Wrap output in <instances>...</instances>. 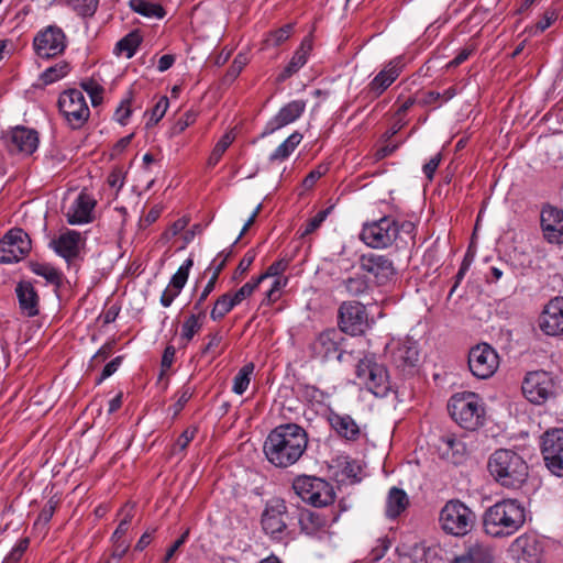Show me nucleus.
<instances>
[{"mask_svg": "<svg viewBox=\"0 0 563 563\" xmlns=\"http://www.w3.org/2000/svg\"><path fill=\"white\" fill-rule=\"evenodd\" d=\"M130 5L133 11L146 18H163L165 12L162 5L148 2L146 0H131Z\"/></svg>", "mask_w": 563, "mask_h": 563, "instance_id": "nucleus-45", "label": "nucleus"}, {"mask_svg": "<svg viewBox=\"0 0 563 563\" xmlns=\"http://www.w3.org/2000/svg\"><path fill=\"white\" fill-rule=\"evenodd\" d=\"M539 327L547 335L563 334V297L558 296L549 300L544 306L540 318Z\"/></svg>", "mask_w": 563, "mask_h": 563, "instance_id": "nucleus-21", "label": "nucleus"}, {"mask_svg": "<svg viewBox=\"0 0 563 563\" xmlns=\"http://www.w3.org/2000/svg\"><path fill=\"white\" fill-rule=\"evenodd\" d=\"M196 435V429H186L176 440L173 452H183L189 445V443L194 440Z\"/></svg>", "mask_w": 563, "mask_h": 563, "instance_id": "nucleus-58", "label": "nucleus"}, {"mask_svg": "<svg viewBox=\"0 0 563 563\" xmlns=\"http://www.w3.org/2000/svg\"><path fill=\"white\" fill-rule=\"evenodd\" d=\"M29 267L32 273L43 277L48 284L55 288H59L63 284V273L48 263L30 262Z\"/></svg>", "mask_w": 563, "mask_h": 563, "instance_id": "nucleus-36", "label": "nucleus"}, {"mask_svg": "<svg viewBox=\"0 0 563 563\" xmlns=\"http://www.w3.org/2000/svg\"><path fill=\"white\" fill-rule=\"evenodd\" d=\"M168 107H169L168 98L166 96L161 97L151 111L150 122L153 124L158 123L159 120L165 115Z\"/></svg>", "mask_w": 563, "mask_h": 563, "instance_id": "nucleus-56", "label": "nucleus"}, {"mask_svg": "<svg viewBox=\"0 0 563 563\" xmlns=\"http://www.w3.org/2000/svg\"><path fill=\"white\" fill-rule=\"evenodd\" d=\"M467 364L471 373L475 377L487 379L497 371L499 357L490 345L482 343L470 350Z\"/></svg>", "mask_w": 563, "mask_h": 563, "instance_id": "nucleus-14", "label": "nucleus"}, {"mask_svg": "<svg viewBox=\"0 0 563 563\" xmlns=\"http://www.w3.org/2000/svg\"><path fill=\"white\" fill-rule=\"evenodd\" d=\"M511 551L519 562L537 563L540 560L542 548L534 536L522 534L514 541Z\"/></svg>", "mask_w": 563, "mask_h": 563, "instance_id": "nucleus-30", "label": "nucleus"}, {"mask_svg": "<svg viewBox=\"0 0 563 563\" xmlns=\"http://www.w3.org/2000/svg\"><path fill=\"white\" fill-rule=\"evenodd\" d=\"M526 521V509L522 504L512 498L495 503L483 516V527L487 534L494 538L508 537L516 533Z\"/></svg>", "mask_w": 563, "mask_h": 563, "instance_id": "nucleus-4", "label": "nucleus"}, {"mask_svg": "<svg viewBox=\"0 0 563 563\" xmlns=\"http://www.w3.org/2000/svg\"><path fill=\"white\" fill-rule=\"evenodd\" d=\"M124 356L120 355L114 357L108 364L104 365L101 375L96 379V384H101L104 379L113 375L121 366Z\"/></svg>", "mask_w": 563, "mask_h": 563, "instance_id": "nucleus-57", "label": "nucleus"}, {"mask_svg": "<svg viewBox=\"0 0 563 563\" xmlns=\"http://www.w3.org/2000/svg\"><path fill=\"white\" fill-rule=\"evenodd\" d=\"M344 335L338 329L330 328L320 332L310 344V350L314 357L328 361L336 358L339 362L343 360Z\"/></svg>", "mask_w": 563, "mask_h": 563, "instance_id": "nucleus-15", "label": "nucleus"}, {"mask_svg": "<svg viewBox=\"0 0 563 563\" xmlns=\"http://www.w3.org/2000/svg\"><path fill=\"white\" fill-rule=\"evenodd\" d=\"M70 71V65L66 60H60L56 63L55 65L46 68L41 75H40V81L44 85H51L54 84L60 79H63L65 76L68 75Z\"/></svg>", "mask_w": 563, "mask_h": 563, "instance_id": "nucleus-41", "label": "nucleus"}, {"mask_svg": "<svg viewBox=\"0 0 563 563\" xmlns=\"http://www.w3.org/2000/svg\"><path fill=\"white\" fill-rule=\"evenodd\" d=\"M302 134L298 131L291 133L280 145L276 147V150L269 155V161L274 162H284L286 161L296 150V147L302 141Z\"/></svg>", "mask_w": 563, "mask_h": 563, "instance_id": "nucleus-38", "label": "nucleus"}, {"mask_svg": "<svg viewBox=\"0 0 563 563\" xmlns=\"http://www.w3.org/2000/svg\"><path fill=\"white\" fill-rule=\"evenodd\" d=\"M217 282L218 280L210 277L208 283L205 285L202 291L199 294V296L197 297V299L192 306V310L199 311L200 316L202 313L207 312L205 302H206L207 298L209 297V295L214 290Z\"/></svg>", "mask_w": 563, "mask_h": 563, "instance_id": "nucleus-51", "label": "nucleus"}, {"mask_svg": "<svg viewBox=\"0 0 563 563\" xmlns=\"http://www.w3.org/2000/svg\"><path fill=\"white\" fill-rule=\"evenodd\" d=\"M30 251L31 240L29 235L22 229H11L0 240V263H16L24 258Z\"/></svg>", "mask_w": 563, "mask_h": 563, "instance_id": "nucleus-16", "label": "nucleus"}, {"mask_svg": "<svg viewBox=\"0 0 563 563\" xmlns=\"http://www.w3.org/2000/svg\"><path fill=\"white\" fill-rule=\"evenodd\" d=\"M194 265L191 257L187 258L172 276L167 288L161 296V303L163 307H169L173 301L179 296L181 289L186 285L189 276V272Z\"/></svg>", "mask_w": 563, "mask_h": 563, "instance_id": "nucleus-29", "label": "nucleus"}, {"mask_svg": "<svg viewBox=\"0 0 563 563\" xmlns=\"http://www.w3.org/2000/svg\"><path fill=\"white\" fill-rule=\"evenodd\" d=\"M457 95L455 87H450L440 93L438 91H427L419 97L418 104L422 107L435 104L438 101L441 103L448 102Z\"/></svg>", "mask_w": 563, "mask_h": 563, "instance_id": "nucleus-43", "label": "nucleus"}, {"mask_svg": "<svg viewBox=\"0 0 563 563\" xmlns=\"http://www.w3.org/2000/svg\"><path fill=\"white\" fill-rule=\"evenodd\" d=\"M232 255V250L220 252L217 257L211 262L208 268L205 271V275L211 273L210 277L218 280L219 275L227 265L228 260Z\"/></svg>", "mask_w": 563, "mask_h": 563, "instance_id": "nucleus-48", "label": "nucleus"}, {"mask_svg": "<svg viewBox=\"0 0 563 563\" xmlns=\"http://www.w3.org/2000/svg\"><path fill=\"white\" fill-rule=\"evenodd\" d=\"M329 213H330V209L321 210L314 217H312L309 221H307V223L305 225V229L301 232V236H306L308 234H311L318 228H320V225L327 219Z\"/></svg>", "mask_w": 563, "mask_h": 563, "instance_id": "nucleus-54", "label": "nucleus"}, {"mask_svg": "<svg viewBox=\"0 0 563 563\" xmlns=\"http://www.w3.org/2000/svg\"><path fill=\"white\" fill-rule=\"evenodd\" d=\"M254 372V364L247 363L242 366L233 378L232 390L236 395H243L251 382V376Z\"/></svg>", "mask_w": 563, "mask_h": 563, "instance_id": "nucleus-44", "label": "nucleus"}, {"mask_svg": "<svg viewBox=\"0 0 563 563\" xmlns=\"http://www.w3.org/2000/svg\"><path fill=\"white\" fill-rule=\"evenodd\" d=\"M540 227L543 239L555 245L563 244V210L547 205L540 212Z\"/></svg>", "mask_w": 563, "mask_h": 563, "instance_id": "nucleus-19", "label": "nucleus"}, {"mask_svg": "<svg viewBox=\"0 0 563 563\" xmlns=\"http://www.w3.org/2000/svg\"><path fill=\"white\" fill-rule=\"evenodd\" d=\"M308 445L306 430L296 423L274 428L263 444L266 460L274 466L286 468L296 464Z\"/></svg>", "mask_w": 563, "mask_h": 563, "instance_id": "nucleus-1", "label": "nucleus"}, {"mask_svg": "<svg viewBox=\"0 0 563 563\" xmlns=\"http://www.w3.org/2000/svg\"><path fill=\"white\" fill-rule=\"evenodd\" d=\"M16 296L21 311L27 317L38 313V296L31 283L23 282L16 286Z\"/></svg>", "mask_w": 563, "mask_h": 563, "instance_id": "nucleus-33", "label": "nucleus"}, {"mask_svg": "<svg viewBox=\"0 0 563 563\" xmlns=\"http://www.w3.org/2000/svg\"><path fill=\"white\" fill-rule=\"evenodd\" d=\"M339 288H341L346 296L363 297L368 295L372 290L371 282L366 275L355 273L341 280Z\"/></svg>", "mask_w": 563, "mask_h": 563, "instance_id": "nucleus-35", "label": "nucleus"}, {"mask_svg": "<svg viewBox=\"0 0 563 563\" xmlns=\"http://www.w3.org/2000/svg\"><path fill=\"white\" fill-rule=\"evenodd\" d=\"M356 377L372 394L384 397L390 390L387 368L376 362L374 356L361 358L355 368Z\"/></svg>", "mask_w": 563, "mask_h": 563, "instance_id": "nucleus-8", "label": "nucleus"}, {"mask_svg": "<svg viewBox=\"0 0 563 563\" xmlns=\"http://www.w3.org/2000/svg\"><path fill=\"white\" fill-rule=\"evenodd\" d=\"M114 344V341H109L104 343L91 357L90 365L95 366L99 363L104 362L112 354Z\"/></svg>", "mask_w": 563, "mask_h": 563, "instance_id": "nucleus-59", "label": "nucleus"}, {"mask_svg": "<svg viewBox=\"0 0 563 563\" xmlns=\"http://www.w3.org/2000/svg\"><path fill=\"white\" fill-rule=\"evenodd\" d=\"M33 46L41 58H52L65 51L66 35L60 27L49 25L36 34Z\"/></svg>", "mask_w": 563, "mask_h": 563, "instance_id": "nucleus-17", "label": "nucleus"}, {"mask_svg": "<svg viewBox=\"0 0 563 563\" xmlns=\"http://www.w3.org/2000/svg\"><path fill=\"white\" fill-rule=\"evenodd\" d=\"M292 489L302 501L318 508L331 505L335 499L333 486L316 476H297L292 482Z\"/></svg>", "mask_w": 563, "mask_h": 563, "instance_id": "nucleus-6", "label": "nucleus"}, {"mask_svg": "<svg viewBox=\"0 0 563 563\" xmlns=\"http://www.w3.org/2000/svg\"><path fill=\"white\" fill-rule=\"evenodd\" d=\"M440 525L444 532L454 537H464L472 531L476 516L460 500H449L440 511Z\"/></svg>", "mask_w": 563, "mask_h": 563, "instance_id": "nucleus-7", "label": "nucleus"}, {"mask_svg": "<svg viewBox=\"0 0 563 563\" xmlns=\"http://www.w3.org/2000/svg\"><path fill=\"white\" fill-rule=\"evenodd\" d=\"M131 97H129L121 101L120 106L115 110L114 115L120 124L125 125L128 119L131 115Z\"/></svg>", "mask_w": 563, "mask_h": 563, "instance_id": "nucleus-63", "label": "nucleus"}, {"mask_svg": "<svg viewBox=\"0 0 563 563\" xmlns=\"http://www.w3.org/2000/svg\"><path fill=\"white\" fill-rule=\"evenodd\" d=\"M487 470L494 481L507 489H520L528 479L526 460L510 449H497L488 457Z\"/></svg>", "mask_w": 563, "mask_h": 563, "instance_id": "nucleus-3", "label": "nucleus"}, {"mask_svg": "<svg viewBox=\"0 0 563 563\" xmlns=\"http://www.w3.org/2000/svg\"><path fill=\"white\" fill-rule=\"evenodd\" d=\"M124 180L125 173L122 168L115 167L109 174L107 183L111 188H117V190H120L124 185Z\"/></svg>", "mask_w": 563, "mask_h": 563, "instance_id": "nucleus-64", "label": "nucleus"}, {"mask_svg": "<svg viewBox=\"0 0 563 563\" xmlns=\"http://www.w3.org/2000/svg\"><path fill=\"white\" fill-rule=\"evenodd\" d=\"M81 88L89 95L93 107L102 101L103 87L93 79L85 80L81 82Z\"/></svg>", "mask_w": 563, "mask_h": 563, "instance_id": "nucleus-49", "label": "nucleus"}, {"mask_svg": "<svg viewBox=\"0 0 563 563\" xmlns=\"http://www.w3.org/2000/svg\"><path fill=\"white\" fill-rule=\"evenodd\" d=\"M197 114L192 111L185 112L172 126V136L183 133L188 126L195 123Z\"/></svg>", "mask_w": 563, "mask_h": 563, "instance_id": "nucleus-53", "label": "nucleus"}, {"mask_svg": "<svg viewBox=\"0 0 563 563\" xmlns=\"http://www.w3.org/2000/svg\"><path fill=\"white\" fill-rule=\"evenodd\" d=\"M208 343L202 347L201 354L202 355H211V358H216L218 355L221 354L222 350L220 349V345L222 343V335L220 332H216L208 335Z\"/></svg>", "mask_w": 563, "mask_h": 563, "instance_id": "nucleus-50", "label": "nucleus"}, {"mask_svg": "<svg viewBox=\"0 0 563 563\" xmlns=\"http://www.w3.org/2000/svg\"><path fill=\"white\" fill-rule=\"evenodd\" d=\"M307 101L298 99L286 103L279 111L266 123L262 136H267L282 128L298 120L305 112Z\"/></svg>", "mask_w": 563, "mask_h": 563, "instance_id": "nucleus-22", "label": "nucleus"}, {"mask_svg": "<svg viewBox=\"0 0 563 563\" xmlns=\"http://www.w3.org/2000/svg\"><path fill=\"white\" fill-rule=\"evenodd\" d=\"M85 243L86 239L81 233L67 229L51 240L49 247L70 266L80 256Z\"/></svg>", "mask_w": 563, "mask_h": 563, "instance_id": "nucleus-18", "label": "nucleus"}, {"mask_svg": "<svg viewBox=\"0 0 563 563\" xmlns=\"http://www.w3.org/2000/svg\"><path fill=\"white\" fill-rule=\"evenodd\" d=\"M554 379L545 371L529 372L522 382L525 397L534 405L544 404L554 395Z\"/></svg>", "mask_w": 563, "mask_h": 563, "instance_id": "nucleus-12", "label": "nucleus"}, {"mask_svg": "<svg viewBox=\"0 0 563 563\" xmlns=\"http://www.w3.org/2000/svg\"><path fill=\"white\" fill-rule=\"evenodd\" d=\"M235 306H238L232 298V294L225 292L221 295L214 302L210 318L213 321L223 319Z\"/></svg>", "mask_w": 563, "mask_h": 563, "instance_id": "nucleus-42", "label": "nucleus"}, {"mask_svg": "<svg viewBox=\"0 0 563 563\" xmlns=\"http://www.w3.org/2000/svg\"><path fill=\"white\" fill-rule=\"evenodd\" d=\"M338 325L341 333L362 335L369 328L366 307L360 301H343L338 309Z\"/></svg>", "mask_w": 563, "mask_h": 563, "instance_id": "nucleus-10", "label": "nucleus"}, {"mask_svg": "<svg viewBox=\"0 0 563 563\" xmlns=\"http://www.w3.org/2000/svg\"><path fill=\"white\" fill-rule=\"evenodd\" d=\"M540 451L549 472L563 477V429L547 430L540 438Z\"/></svg>", "mask_w": 563, "mask_h": 563, "instance_id": "nucleus-11", "label": "nucleus"}, {"mask_svg": "<svg viewBox=\"0 0 563 563\" xmlns=\"http://www.w3.org/2000/svg\"><path fill=\"white\" fill-rule=\"evenodd\" d=\"M360 266L363 272L373 275L378 285H385L396 275L394 263L385 255H363Z\"/></svg>", "mask_w": 563, "mask_h": 563, "instance_id": "nucleus-23", "label": "nucleus"}, {"mask_svg": "<svg viewBox=\"0 0 563 563\" xmlns=\"http://www.w3.org/2000/svg\"><path fill=\"white\" fill-rule=\"evenodd\" d=\"M82 15H92L98 8V0H67Z\"/></svg>", "mask_w": 563, "mask_h": 563, "instance_id": "nucleus-55", "label": "nucleus"}, {"mask_svg": "<svg viewBox=\"0 0 563 563\" xmlns=\"http://www.w3.org/2000/svg\"><path fill=\"white\" fill-rule=\"evenodd\" d=\"M96 201L86 192H80L69 207L66 217L69 224H82L91 221Z\"/></svg>", "mask_w": 563, "mask_h": 563, "instance_id": "nucleus-32", "label": "nucleus"}, {"mask_svg": "<svg viewBox=\"0 0 563 563\" xmlns=\"http://www.w3.org/2000/svg\"><path fill=\"white\" fill-rule=\"evenodd\" d=\"M292 31H294L292 23L285 24L284 26L269 32L266 36L265 42L268 46L277 47V46L282 45L283 43H285L290 37V35L292 34Z\"/></svg>", "mask_w": 563, "mask_h": 563, "instance_id": "nucleus-47", "label": "nucleus"}, {"mask_svg": "<svg viewBox=\"0 0 563 563\" xmlns=\"http://www.w3.org/2000/svg\"><path fill=\"white\" fill-rule=\"evenodd\" d=\"M141 42L142 37L136 31L130 32L117 43L114 52L118 55L131 58L136 53Z\"/></svg>", "mask_w": 563, "mask_h": 563, "instance_id": "nucleus-40", "label": "nucleus"}, {"mask_svg": "<svg viewBox=\"0 0 563 563\" xmlns=\"http://www.w3.org/2000/svg\"><path fill=\"white\" fill-rule=\"evenodd\" d=\"M205 319L206 313L200 316L199 311L192 310V313L183 322L180 339L184 341V346L200 331Z\"/></svg>", "mask_w": 563, "mask_h": 563, "instance_id": "nucleus-39", "label": "nucleus"}, {"mask_svg": "<svg viewBox=\"0 0 563 563\" xmlns=\"http://www.w3.org/2000/svg\"><path fill=\"white\" fill-rule=\"evenodd\" d=\"M451 563H493V555L488 548L475 544L460 556H456Z\"/></svg>", "mask_w": 563, "mask_h": 563, "instance_id": "nucleus-37", "label": "nucleus"}, {"mask_svg": "<svg viewBox=\"0 0 563 563\" xmlns=\"http://www.w3.org/2000/svg\"><path fill=\"white\" fill-rule=\"evenodd\" d=\"M287 506L284 499L273 498L267 504L262 514L261 523L266 534L273 540L282 541L287 534V523L285 516Z\"/></svg>", "mask_w": 563, "mask_h": 563, "instance_id": "nucleus-13", "label": "nucleus"}, {"mask_svg": "<svg viewBox=\"0 0 563 563\" xmlns=\"http://www.w3.org/2000/svg\"><path fill=\"white\" fill-rule=\"evenodd\" d=\"M406 66L404 55H398L386 63L383 69L369 81L367 90L374 97L383 95L400 76Z\"/></svg>", "mask_w": 563, "mask_h": 563, "instance_id": "nucleus-20", "label": "nucleus"}, {"mask_svg": "<svg viewBox=\"0 0 563 563\" xmlns=\"http://www.w3.org/2000/svg\"><path fill=\"white\" fill-rule=\"evenodd\" d=\"M192 389L185 385L181 387V389L178 391V399L173 406L174 415L179 413L185 405L189 401V399L192 397Z\"/></svg>", "mask_w": 563, "mask_h": 563, "instance_id": "nucleus-62", "label": "nucleus"}, {"mask_svg": "<svg viewBox=\"0 0 563 563\" xmlns=\"http://www.w3.org/2000/svg\"><path fill=\"white\" fill-rule=\"evenodd\" d=\"M5 144L11 153L31 155L38 146V133L25 126H15L5 135Z\"/></svg>", "mask_w": 563, "mask_h": 563, "instance_id": "nucleus-24", "label": "nucleus"}, {"mask_svg": "<svg viewBox=\"0 0 563 563\" xmlns=\"http://www.w3.org/2000/svg\"><path fill=\"white\" fill-rule=\"evenodd\" d=\"M409 497L404 489L396 486L391 487L386 497V517L388 519L398 518L409 507Z\"/></svg>", "mask_w": 563, "mask_h": 563, "instance_id": "nucleus-34", "label": "nucleus"}, {"mask_svg": "<svg viewBox=\"0 0 563 563\" xmlns=\"http://www.w3.org/2000/svg\"><path fill=\"white\" fill-rule=\"evenodd\" d=\"M57 505H58V500H56L54 497H52L45 504V506L42 508L41 512L38 514L37 522L47 525L51 521V519L53 518L54 512L57 508Z\"/></svg>", "mask_w": 563, "mask_h": 563, "instance_id": "nucleus-61", "label": "nucleus"}, {"mask_svg": "<svg viewBox=\"0 0 563 563\" xmlns=\"http://www.w3.org/2000/svg\"><path fill=\"white\" fill-rule=\"evenodd\" d=\"M288 267V261L286 260H279L274 263H272L266 272L264 273L266 277H276L273 282L271 288L266 291L265 298L263 299V305H272L276 302L282 295V290L284 287H286L288 279L287 278H279L280 274H283Z\"/></svg>", "mask_w": 563, "mask_h": 563, "instance_id": "nucleus-31", "label": "nucleus"}, {"mask_svg": "<svg viewBox=\"0 0 563 563\" xmlns=\"http://www.w3.org/2000/svg\"><path fill=\"white\" fill-rule=\"evenodd\" d=\"M301 533L321 540L328 534L329 519L316 511L302 509L298 516Z\"/></svg>", "mask_w": 563, "mask_h": 563, "instance_id": "nucleus-28", "label": "nucleus"}, {"mask_svg": "<svg viewBox=\"0 0 563 563\" xmlns=\"http://www.w3.org/2000/svg\"><path fill=\"white\" fill-rule=\"evenodd\" d=\"M327 420L335 434L345 441L356 442L360 440L362 431L358 423L347 413H339L330 410Z\"/></svg>", "mask_w": 563, "mask_h": 563, "instance_id": "nucleus-25", "label": "nucleus"}, {"mask_svg": "<svg viewBox=\"0 0 563 563\" xmlns=\"http://www.w3.org/2000/svg\"><path fill=\"white\" fill-rule=\"evenodd\" d=\"M313 43L311 36H305L294 52L290 60L283 67V69L276 76V82L282 84L296 75L308 62V58L312 52Z\"/></svg>", "mask_w": 563, "mask_h": 563, "instance_id": "nucleus-27", "label": "nucleus"}, {"mask_svg": "<svg viewBox=\"0 0 563 563\" xmlns=\"http://www.w3.org/2000/svg\"><path fill=\"white\" fill-rule=\"evenodd\" d=\"M233 141L234 135L232 134V132H227L221 136V139L214 145L207 161L208 167H214L220 162L222 155L225 153V151L229 148Z\"/></svg>", "mask_w": 563, "mask_h": 563, "instance_id": "nucleus-46", "label": "nucleus"}, {"mask_svg": "<svg viewBox=\"0 0 563 563\" xmlns=\"http://www.w3.org/2000/svg\"><path fill=\"white\" fill-rule=\"evenodd\" d=\"M255 257H256V253H255V251H254V250H249V251L244 254L243 258L240 261V263H239V265H238V267H236V271H235V273H234L233 278H234V279H238V278H240L243 274H245V273L249 271L250 266L253 264V262H254Z\"/></svg>", "mask_w": 563, "mask_h": 563, "instance_id": "nucleus-60", "label": "nucleus"}, {"mask_svg": "<svg viewBox=\"0 0 563 563\" xmlns=\"http://www.w3.org/2000/svg\"><path fill=\"white\" fill-rule=\"evenodd\" d=\"M57 104L63 118L73 130L80 129L90 117L86 98L78 89L63 91Z\"/></svg>", "mask_w": 563, "mask_h": 563, "instance_id": "nucleus-9", "label": "nucleus"}, {"mask_svg": "<svg viewBox=\"0 0 563 563\" xmlns=\"http://www.w3.org/2000/svg\"><path fill=\"white\" fill-rule=\"evenodd\" d=\"M416 225L411 221H398L391 217H383L371 223H365L360 239L372 249H387L395 245L397 249L415 244Z\"/></svg>", "mask_w": 563, "mask_h": 563, "instance_id": "nucleus-2", "label": "nucleus"}, {"mask_svg": "<svg viewBox=\"0 0 563 563\" xmlns=\"http://www.w3.org/2000/svg\"><path fill=\"white\" fill-rule=\"evenodd\" d=\"M448 410L452 419L465 430L474 431L484 426L485 406L475 393L454 394L448 402Z\"/></svg>", "mask_w": 563, "mask_h": 563, "instance_id": "nucleus-5", "label": "nucleus"}, {"mask_svg": "<svg viewBox=\"0 0 563 563\" xmlns=\"http://www.w3.org/2000/svg\"><path fill=\"white\" fill-rule=\"evenodd\" d=\"M30 545L29 538L20 539L16 544L11 549L8 555L4 558L3 563H18L23 554L26 552Z\"/></svg>", "mask_w": 563, "mask_h": 563, "instance_id": "nucleus-52", "label": "nucleus"}, {"mask_svg": "<svg viewBox=\"0 0 563 563\" xmlns=\"http://www.w3.org/2000/svg\"><path fill=\"white\" fill-rule=\"evenodd\" d=\"M390 357L393 364L400 371H411L418 365L419 350L416 341L410 339L398 342L391 347Z\"/></svg>", "mask_w": 563, "mask_h": 563, "instance_id": "nucleus-26", "label": "nucleus"}]
</instances>
